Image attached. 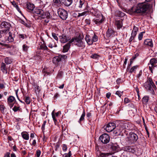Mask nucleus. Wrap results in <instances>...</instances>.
I'll list each match as a JSON object with an SVG mask.
<instances>
[{"label": "nucleus", "instance_id": "obj_17", "mask_svg": "<svg viewBox=\"0 0 157 157\" xmlns=\"http://www.w3.org/2000/svg\"><path fill=\"white\" fill-rule=\"evenodd\" d=\"M73 40H71L69 41L65 45L63 46V52H68L71 46V44L73 43Z\"/></svg>", "mask_w": 157, "mask_h": 157}, {"label": "nucleus", "instance_id": "obj_3", "mask_svg": "<svg viewBox=\"0 0 157 157\" xmlns=\"http://www.w3.org/2000/svg\"><path fill=\"white\" fill-rule=\"evenodd\" d=\"M145 88L150 93L154 95L155 94L153 88H156V86L151 78H149L144 84Z\"/></svg>", "mask_w": 157, "mask_h": 157}, {"label": "nucleus", "instance_id": "obj_6", "mask_svg": "<svg viewBox=\"0 0 157 157\" xmlns=\"http://www.w3.org/2000/svg\"><path fill=\"white\" fill-rule=\"evenodd\" d=\"M86 7V10H87L88 3L85 0H80L77 2L75 6V8L77 10Z\"/></svg>", "mask_w": 157, "mask_h": 157}, {"label": "nucleus", "instance_id": "obj_23", "mask_svg": "<svg viewBox=\"0 0 157 157\" xmlns=\"http://www.w3.org/2000/svg\"><path fill=\"white\" fill-rule=\"evenodd\" d=\"M21 135L22 138L25 140H28L29 139V134L27 132H22L21 133Z\"/></svg>", "mask_w": 157, "mask_h": 157}, {"label": "nucleus", "instance_id": "obj_52", "mask_svg": "<svg viewBox=\"0 0 157 157\" xmlns=\"http://www.w3.org/2000/svg\"><path fill=\"white\" fill-rule=\"evenodd\" d=\"M41 153V151L40 150H37L36 152V155L37 157H39Z\"/></svg>", "mask_w": 157, "mask_h": 157}, {"label": "nucleus", "instance_id": "obj_54", "mask_svg": "<svg viewBox=\"0 0 157 157\" xmlns=\"http://www.w3.org/2000/svg\"><path fill=\"white\" fill-rule=\"evenodd\" d=\"M26 37V35L24 34H19V37L20 38H22L23 39H24L25 37Z\"/></svg>", "mask_w": 157, "mask_h": 157}, {"label": "nucleus", "instance_id": "obj_4", "mask_svg": "<svg viewBox=\"0 0 157 157\" xmlns=\"http://www.w3.org/2000/svg\"><path fill=\"white\" fill-rule=\"evenodd\" d=\"M33 13L38 15L41 19L50 18V13L48 12H44L41 9L36 8L33 11Z\"/></svg>", "mask_w": 157, "mask_h": 157}, {"label": "nucleus", "instance_id": "obj_36", "mask_svg": "<svg viewBox=\"0 0 157 157\" xmlns=\"http://www.w3.org/2000/svg\"><path fill=\"white\" fill-rule=\"evenodd\" d=\"M25 101L27 104L28 105L31 102L29 97L28 96L26 97L25 99Z\"/></svg>", "mask_w": 157, "mask_h": 157}, {"label": "nucleus", "instance_id": "obj_45", "mask_svg": "<svg viewBox=\"0 0 157 157\" xmlns=\"http://www.w3.org/2000/svg\"><path fill=\"white\" fill-rule=\"evenodd\" d=\"M6 31H3L2 30H0V39L2 38V36H3V34H6Z\"/></svg>", "mask_w": 157, "mask_h": 157}, {"label": "nucleus", "instance_id": "obj_15", "mask_svg": "<svg viewBox=\"0 0 157 157\" xmlns=\"http://www.w3.org/2000/svg\"><path fill=\"white\" fill-rule=\"evenodd\" d=\"M115 32L111 29L109 28L106 33V36L108 38H111L115 35Z\"/></svg>", "mask_w": 157, "mask_h": 157}, {"label": "nucleus", "instance_id": "obj_59", "mask_svg": "<svg viewBox=\"0 0 157 157\" xmlns=\"http://www.w3.org/2000/svg\"><path fill=\"white\" fill-rule=\"evenodd\" d=\"M85 23L87 24H90V21L89 19H86L85 21Z\"/></svg>", "mask_w": 157, "mask_h": 157}, {"label": "nucleus", "instance_id": "obj_25", "mask_svg": "<svg viewBox=\"0 0 157 157\" xmlns=\"http://www.w3.org/2000/svg\"><path fill=\"white\" fill-rule=\"evenodd\" d=\"M115 24L118 29L121 28L123 25L122 21L120 20L116 21L115 22Z\"/></svg>", "mask_w": 157, "mask_h": 157}, {"label": "nucleus", "instance_id": "obj_22", "mask_svg": "<svg viewBox=\"0 0 157 157\" xmlns=\"http://www.w3.org/2000/svg\"><path fill=\"white\" fill-rule=\"evenodd\" d=\"M145 45L149 46L150 47L153 46V43L151 40L150 39H147L144 41Z\"/></svg>", "mask_w": 157, "mask_h": 157}, {"label": "nucleus", "instance_id": "obj_16", "mask_svg": "<svg viewBox=\"0 0 157 157\" xmlns=\"http://www.w3.org/2000/svg\"><path fill=\"white\" fill-rule=\"evenodd\" d=\"M74 43L75 45L82 48H84L85 46L84 43L82 40H75Z\"/></svg>", "mask_w": 157, "mask_h": 157}, {"label": "nucleus", "instance_id": "obj_50", "mask_svg": "<svg viewBox=\"0 0 157 157\" xmlns=\"http://www.w3.org/2000/svg\"><path fill=\"white\" fill-rule=\"evenodd\" d=\"M131 106L132 107V109H131V111H137V109L135 107V106L134 105H133L132 104L131 105Z\"/></svg>", "mask_w": 157, "mask_h": 157}, {"label": "nucleus", "instance_id": "obj_49", "mask_svg": "<svg viewBox=\"0 0 157 157\" xmlns=\"http://www.w3.org/2000/svg\"><path fill=\"white\" fill-rule=\"evenodd\" d=\"M46 122H46V121H44L43 124L42 125L41 129H42L43 132H44V127H45V125L46 123Z\"/></svg>", "mask_w": 157, "mask_h": 157}, {"label": "nucleus", "instance_id": "obj_27", "mask_svg": "<svg viewBox=\"0 0 157 157\" xmlns=\"http://www.w3.org/2000/svg\"><path fill=\"white\" fill-rule=\"evenodd\" d=\"M9 36L8 37V41L10 42H11L13 41V37L14 35L13 34V35L10 32L9 33Z\"/></svg>", "mask_w": 157, "mask_h": 157}, {"label": "nucleus", "instance_id": "obj_40", "mask_svg": "<svg viewBox=\"0 0 157 157\" xmlns=\"http://www.w3.org/2000/svg\"><path fill=\"white\" fill-rule=\"evenodd\" d=\"M138 67V66L136 65L135 66H134L132 67V68L130 69L129 72L130 73H132L133 72H134L135 70Z\"/></svg>", "mask_w": 157, "mask_h": 157}, {"label": "nucleus", "instance_id": "obj_34", "mask_svg": "<svg viewBox=\"0 0 157 157\" xmlns=\"http://www.w3.org/2000/svg\"><path fill=\"white\" fill-rule=\"evenodd\" d=\"M5 62L7 64H10L12 62L11 60L9 57H6L5 58Z\"/></svg>", "mask_w": 157, "mask_h": 157}, {"label": "nucleus", "instance_id": "obj_42", "mask_svg": "<svg viewBox=\"0 0 157 157\" xmlns=\"http://www.w3.org/2000/svg\"><path fill=\"white\" fill-rule=\"evenodd\" d=\"M40 48L41 49L47 50L48 49L46 45L44 44H42L41 45Z\"/></svg>", "mask_w": 157, "mask_h": 157}, {"label": "nucleus", "instance_id": "obj_21", "mask_svg": "<svg viewBox=\"0 0 157 157\" xmlns=\"http://www.w3.org/2000/svg\"><path fill=\"white\" fill-rule=\"evenodd\" d=\"M61 2L65 6H68L72 4V0H61Z\"/></svg>", "mask_w": 157, "mask_h": 157}, {"label": "nucleus", "instance_id": "obj_39", "mask_svg": "<svg viewBox=\"0 0 157 157\" xmlns=\"http://www.w3.org/2000/svg\"><path fill=\"white\" fill-rule=\"evenodd\" d=\"M5 109V107L3 105H0V110L1 112L3 114L5 113L4 109Z\"/></svg>", "mask_w": 157, "mask_h": 157}, {"label": "nucleus", "instance_id": "obj_11", "mask_svg": "<svg viewBox=\"0 0 157 157\" xmlns=\"http://www.w3.org/2000/svg\"><path fill=\"white\" fill-rule=\"evenodd\" d=\"M67 58V56L66 55H59L58 56L54 57L52 61L54 63L57 64H58V62H61L63 59H65Z\"/></svg>", "mask_w": 157, "mask_h": 157}, {"label": "nucleus", "instance_id": "obj_35", "mask_svg": "<svg viewBox=\"0 0 157 157\" xmlns=\"http://www.w3.org/2000/svg\"><path fill=\"white\" fill-rule=\"evenodd\" d=\"M116 14L118 16L120 17H123L125 15V14L124 13L120 11H117L116 12Z\"/></svg>", "mask_w": 157, "mask_h": 157}, {"label": "nucleus", "instance_id": "obj_46", "mask_svg": "<svg viewBox=\"0 0 157 157\" xmlns=\"http://www.w3.org/2000/svg\"><path fill=\"white\" fill-rule=\"evenodd\" d=\"M23 49L25 51H27L29 48V47L26 44H24L22 46Z\"/></svg>", "mask_w": 157, "mask_h": 157}, {"label": "nucleus", "instance_id": "obj_53", "mask_svg": "<svg viewBox=\"0 0 157 157\" xmlns=\"http://www.w3.org/2000/svg\"><path fill=\"white\" fill-rule=\"evenodd\" d=\"M86 13V12L85 11L82 13H79L78 15V17H79L80 16L85 15Z\"/></svg>", "mask_w": 157, "mask_h": 157}, {"label": "nucleus", "instance_id": "obj_58", "mask_svg": "<svg viewBox=\"0 0 157 157\" xmlns=\"http://www.w3.org/2000/svg\"><path fill=\"white\" fill-rule=\"evenodd\" d=\"M135 37V36H131L130 38L129 39V43H131L132 41V40L134 39Z\"/></svg>", "mask_w": 157, "mask_h": 157}, {"label": "nucleus", "instance_id": "obj_28", "mask_svg": "<svg viewBox=\"0 0 157 157\" xmlns=\"http://www.w3.org/2000/svg\"><path fill=\"white\" fill-rule=\"evenodd\" d=\"M1 70L5 74L7 73V69L6 67V64L5 63H2L1 65Z\"/></svg>", "mask_w": 157, "mask_h": 157}, {"label": "nucleus", "instance_id": "obj_7", "mask_svg": "<svg viewBox=\"0 0 157 157\" xmlns=\"http://www.w3.org/2000/svg\"><path fill=\"white\" fill-rule=\"evenodd\" d=\"M138 138L137 135L133 133L130 132L128 137V141L129 144L136 142Z\"/></svg>", "mask_w": 157, "mask_h": 157}, {"label": "nucleus", "instance_id": "obj_10", "mask_svg": "<svg viewBox=\"0 0 157 157\" xmlns=\"http://www.w3.org/2000/svg\"><path fill=\"white\" fill-rule=\"evenodd\" d=\"M157 63V58H153L151 59L150 62V63H148L149 70L151 73H153V69L156 67Z\"/></svg>", "mask_w": 157, "mask_h": 157}, {"label": "nucleus", "instance_id": "obj_38", "mask_svg": "<svg viewBox=\"0 0 157 157\" xmlns=\"http://www.w3.org/2000/svg\"><path fill=\"white\" fill-rule=\"evenodd\" d=\"M98 39L97 36L95 34H94L92 39L93 43L94 42L97 41L98 40Z\"/></svg>", "mask_w": 157, "mask_h": 157}, {"label": "nucleus", "instance_id": "obj_24", "mask_svg": "<svg viewBox=\"0 0 157 157\" xmlns=\"http://www.w3.org/2000/svg\"><path fill=\"white\" fill-rule=\"evenodd\" d=\"M133 146L131 147L130 146H126L124 147V150L127 151H128L130 152H133L134 151V149H133Z\"/></svg>", "mask_w": 157, "mask_h": 157}, {"label": "nucleus", "instance_id": "obj_57", "mask_svg": "<svg viewBox=\"0 0 157 157\" xmlns=\"http://www.w3.org/2000/svg\"><path fill=\"white\" fill-rule=\"evenodd\" d=\"M71 151H69L68 154H66L64 157H70L71 156Z\"/></svg>", "mask_w": 157, "mask_h": 157}, {"label": "nucleus", "instance_id": "obj_60", "mask_svg": "<svg viewBox=\"0 0 157 157\" xmlns=\"http://www.w3.org/2000/svg\"><path fill=\"white\" fill-rule=\"evenodd\" d=\"M121 81V78H118L116 80V82L117 84L120 83Z\"/></svg>", "mask_w": 157, "mask_h": 157}, {"label": "nucleus", "instance_id": "obj_1", "mask_svg": "<svg viewBox=\"0 0 157 157\" xmlns=\"http://www.w3.org/2000/svg\"><path fill=\"white\" fill-rule=\"evenodd\" d=\"M151 6L149 4L141 3L138 4L136 7H132L131 10L132 13H144L151 8Z\"/></svg>", "mask_w": 157, "mask_h": 157}, {"label": "nucleus", "instance_id": "obj_43", "mask_svg": "<svg viewBox=\"0 0 157 157\" xmlns=\"http://www.w3.org/2000/svg\"><path fill=\"white\" fill-rule=\"evenodd\" d=\"M123 91L121 92L119 91H117L116 92L115 94L118 95L119 97H121L123 94Z\"/></svg>", "mask_w": 157, "mask_h": 157}, {"label": "nucleus", "instance_id": "obj_18", "mask_svg": "<svg viewBox=\"0 0 157 157\" xmlns=\"http://www.w3.org/2000/svg\"><path fill=\"white\" fill-rule=\"evenodd\" d=\"M109 146V147L113 151H118L119 150V146L117 144L110 143Z\"/></svg>", "mask_w": 157, "mask_h": 157}, {"label": "nucleus", "instance_id": "obj_47", "mask_svg": "<svg viewBox=\"0 0 157 157\" xmlns=\"http://www.w3.org/2000/svg\"><path fill=\"white\" fill-rule=\"evenodd\" d=\"M13 110L15 112L20 110V107H17L16 106H15L13 108Z\"/></svg>", "mask_w": 157, "mask_h": 157}, {"label": "nucleus", "instance_id": "obj_44", "mask_svg": "<svg viewBox=\"0 0 157 157\" xmlns=\"http://www.w3.org/2000/svg\"><path fill=\"white\" fill-rule=\"evenodd\" d=\"M144 32H141L139 35L138 39L139 40H142L143 37V33H144Z\"/></svg>", "mask_w": 157, "mask_h": 157}, {"label": "nucleus", "instance_id": "obj_9", "mask_svg": "<svg viewBox=\"0 0 157 157\" xmlns=\"http://www.w3.org/2000/svg\"><path fill=\"white\" fill-rule=\"evenodd\" d=\"M58 13L60 18L63 20H66L67 17V13L64 9H59L58 10Z\"/></svg>", "mask_w": 157, "mask_h": 157}, {"label": "nucleus", "instance_id": "obj_19", "mask_svg": "<svg viewBox=\"0 0 157 157\" xmlns=\"http://www.w3.org/2000/svg\"><path fill=\"white\" fill-rule=\"evenodd\" d=\"M85 39L87 43L89 45H91L93 44L92 40L90 36L88 35H86Z\"/></svg>", "mask_w": 157, "mask_h": 157}, {"label": "nucleus", "instance_id": "obj_55", "mask_svg": "<svg viewBox=\"0 0 157 157\" xmlns=\"http://www.w3.org/2000/svg\"><path fill=\"white\" fill-rule=\"evenodd\" d=\"M130 101L129 100L128 98H125L124 99V102L125 103H127Z\"/></svg>", "mask_w": 157, "mask_h": 157}, {"label": "nucleus", "instance_id": "obj_13", "mask_svg": "<svg viewBox=\"0 0 157 157\" xmlns=\"http://www.w3.org/2000/svg\"><path fill=\"white\" fill-rule=\"evenodd\" d=\"M60 42L64 43L67 42L68 40H70L71 38L68 35H67L65 34H63L59 36Z\"/></svg>", "mask_w": 157, "mask_h": 157}, {"label": "nucleus", "instance_id": "obj_61", "mask_svg": "<svg viewBox=\"0 0 157 157\" xmlns=\"http://www.w3.org/2000/svg\"><path fill=\"white\" fill-rule=\"evenodd\" d=\"M111 95V93H108L106 94V97L109 98Z\"/></svg>", "mask_w": 157, "mask_h": 157}, {"label": "nucleus", "instance_id": "obj_8", "mask_svg": "<svg viewBox=\"0 0 157 157\" xmlns=\"http://www.w3.org/2000/svg\"><path fill=\"white\" fill-rule=\"evenodd\" d=\"M99 140L102 143L106 144L109 142L110 137L108 134L104 133L100 136Z\"/></svg>", "mask_w": 157, "mask_h": 157}, {"label": "nucleus", "instance_id": "obj_41", "mask_svg": "<svg viewBox=\"0 0 157 157\" xmlns=\"http://www.w3.org/2000/svg\"><path fill=\"white\" fill-rule=\"evenodd\" d=\"M52 117L53 118V120L55 122V123L56 124V123L57 122V120L56 119L55 117V114H54V111H53L52 113Z\"/></svg>", "mask_w": 157, "mask_h": 157}, {"label": "nucleus", "instance_id": "obj_32", "mask_svg": "<svg viewBox=\"0 0 157 157\" xmlns=\"http://www.w3.org/2000/svg\"><path fill=\"white\" fill-rule=\"evenodd\" d=\"M85 115V113L84 110L83 112L79 119V120L78 121L79 123H80L84 119V117Z\"/></svg>", "mask_w": 157, "mask_h": 157}, {"label": "nucleus", "instance_id": "obj_12", "mask_svg": "<svg viewBox=\"0 0 157 157\" xmlns=\"http://www.w3.org/2000/svg\"><path fill=\"white\" fill-rule=\"evenodd\" d=\"M11 25L10 24L6 21L2 22L0 25V28L1 29H5L2 30L3 31H6V33L9 31V29L11 27Z\"/></svg>", "mask_w": 157, "mask_h": 157}, {"label": "nucleus", "instance_id": "obj_26", "mask_svg": "<svg viewBox=\"0 0 157 157\" xmlns=\"http://www.w3.org/2000/svg\"><path fill=\"white\" fill-rule=\"evenodd\" d=\"M138 30V27L134 26L132 31V36L135 37Z\"/></svg>", "mask_w": 157, "mask_h": 157}, {"label": "nucleus", "instance_id": "obj_29", "mask_svg": "<svg viewBox=\"0 0 157 157\" xmlns=\"http://www.w3.org/2000/svg\"><path fill=\"white\" fill-rule=\"evenodd\" d=\"M83 37L82 35H81L80 34L78 36H76L75 37H74L72 38L71 39V40H73V41H72L73 42L75 40H82V39H83Z\"/></svg>", "mask_w": 157, "mask_h": 157}, {"label": "nucleus", "instance_id": "obj_2", "mask_svg": "<svg viewBox=\"0 0 157 157\" xmlns=\"http://www.w3.org/2000/svg\"><path fill=\"white\" fill-rule=\"evenodd\" d=\"M133 125L131 123H121L118 124V126L117 127V129L118 130V131H115V133L117 135H119L121 132L124 129L131 130L133 128Z\"/></svg>", "mask_w": 157, "mask_h": 157}, {"label": "nucleus", "instance_id": "obj_14", "mask_svg": "<svg viewBox=\"0 0 157 157\" xmlns=\"http://www.w3.org/2000/svg\"><path fill=\"white\" fill-rule=\"evenodd\" d=\"M103 21V16L102 14L99 16V18H97L94 19V22L98 25H101Z\"/></svg>", "mask_w": 157, "mask_h": 157}, {"label": "nucleus", "instance_id": "obj_30", "mask_svg": "<svg viewBox=\"0 0 157 157\" xmlns=\"http://www.w3.org/2000/svg\"><path fill=\"white\" fill-rule=\"evenodd\" d=\"M112 155L111 153H101L100 156L101 157H108L109 155Z\"/></svg>", "mask_w": 157, "mask_h": 157}, {"label": "nucleus", "instance_id": "obj_20", "mask_svg": "<svg viewBox=\"0 0 157 157\" xmlns=\"http://www.w3.org/2000/svg\"><path fill=\"white\" fill-rule=\"evenodd\" d=\"M27 8L33 12L35 6L33 4L29 2H28L26 4Z\"/></svg>", "mask_w": 157, "mask_h": 157}, {"label": "nucleus", "instance_id": "obj_64", "mask_svg": "<svg viewBox=\"0 0 157 157\" xmlns=\"http://www.w3.org/2000/svg\"><path fill=\"white\" fill-rule=\"evenodd\" d=\"M59 96V95L58 93H56L54 96V98H57Z\"/></svg>", "mask_w": 157, "mask_h": 157}, {"label": "nucleus", "instance_id": "obj_56", "mask_svg": "<svg viewBox=\"0 0 157 157\" xmlns=\"http://www.w3.org/2000/svg\"><path fill=\"white\" fill-rule=\"evenodd\" d=\"M53 2L57 4L58 5L60 3V1L59 0H53Z\"/></svg>", "mask_w": 157, "mask_h": 157}, {"label": "nucleus", "instance_id": "obj_62", "mask_svg": "<svg viewBox=\"0 0 157 157\" xmlns=\"http://www.w3.org/2000/svg\"><path fill=\"white\" fill-rule=\"evenodd\" d=\"M10 153L7 152L5 155L4 157H10Z\"/></svg>", "mask_w": 157, "mask_h": 157}, {"label": "nucleus", "instance_id": "obj_63", "mask_svg": "<svg viewBox=\"0 0 157 157\" xmlns=\"http://www.w3.org/2000/svg\"><path fill=\"white\" fill-rule=\"evenodd\" d=\"M5 87L4 85L3 84H0V88L2 89Z\"/></svg>", "mask_w": 157, "mask_h": 157}, {"label": "nucleus", "instance_id": "obj_31", "mask_svg": "<svg viewBox=\"0 0 157 157\" xmlns=\"http://www.w3.org/2000/svg\"><path fill=\"white\" fill-rule=\"evenodd\" d=\"M15 99V98L14 97L10 96L8 98V103H12Z\"/></svg>", "mask_w": 157, "mask_h": 157}, {"label": "nucleus", "instance_id": "obj_5", "mask_svg": "<svg viewBox=\"0 0 157 157\" xmlns=\"http://www.w3.org/2000/svg\"><path fill=\"white\" fill-rule=\"evenodd\" d=\"M118 126V124L114 122H111L107 124L105 129L108 132H110L114 130L113 132L115 134H116L115 132V131H118V130L117 129V127Z\"/></svg>", "mask_w": 157, "mask_h": 157}, {"label": "nucleus", "instance_id": "obj_48", "mask_svg": "<svg viewBox=\"0 0 157 157\" xmlns=\"http://www.w3.org/2000/svg\"><path fill=\"white\" fill-rule=\"evenodd\" d=\"M52 35L53 37L56 40L58 41V38L56 34L54 33H52Z\"/></svg>", "mask_w": 157, "mask_h": 157}, {"label": "nucleus", "instance_id": "obj_51", "mask_svg": "<svg viewBox=\"0 0 157 157\" xmlns=\"http://www.w3.org/2000/svg\"><path fill=\"white\" fill-rule=\"evenodd\" d=\"M63 150L64 151H66L67 149V147L65 144H63L62 146Z\"/></svg>", "mask_w": 157, "mask_h": 157}, {"label": "nucleus", "instance_id": "obj_37", "mask_svg": "<svg viewBox=\"0 0 157 157\" xmlns=\"http://www.w3.org/2000/svg\"><path fill=\"white\" fill-rule=\"evenodd\" d=\"M100 57V56L97 54L94 53L92 54L91 56L90 57L94 59H98Z\"/></svg>", "mask_w": 157, "mask_h": 157}, {"label": "nucleus", "instance_id": "obj_33", "mask_svg": "<svg viewBox=\"0 0 157 157\" xmlns=\"http://www.w3.org/2000/svg\"><path fill=\"white\" fill-rule=\"evenodd\" d=\"M149 98L148 96L144 97L142 99L143 102L144 104L147 103L148 101Z\"/></svg>", "mask_w": 157, "mask_h": 157}]
</instances>
